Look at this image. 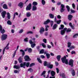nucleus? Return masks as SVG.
I'll list each match as a JSON object with an SVG mask.
<instances>
[{
  "label": "nucleus",
  "instance_id": "obj_18",
  "mask_svg": "<svg viewBox=\"0 0 78 78\" xmlns=\"http://www.w3.org/2000/svg\"><path fill=\"white\" fill-rule=\"evenodd\" d=\"M72 17H73V16L72 15H69L68 16V19L69 20H71Z\"/></svg>",
  "mask_w": 78,
  "mask_h": 78
},
{
  "label": "nucleus",
  "instance_id": "obj_49",
  "mask_svg": "<svg viewBox=\"0 0 78 78\" xmlns=\"http://www.w3.org/2000/svg\"><path fill=\"white\" fill-rule=\"evenodd\" d=\"M14 73H19V72L17 70H14Z\"/></svg>",
  "mask_w": 78,
  "mask_h": 78
},
{
  "label": "nucleus",
  "instance_id": "obj_13",
  "mask_svg": "<svg viewBox=\"0 0 78 78\" xmlns=\"http://www.w3.org/2000/svg\"><path fill=\"white\" fill-rule=\"evenodd\" d=\"M0 31L2 34H3L5 32V30L4 29H2V27L1 25H0Z\"/></svg>",
  "mask_w": 78,
  "mask_h": 78
},
{
  "label": "nucleus",
  "instance_id": "obj_60",
  "mask_svg": "<svg viewBox=\"0 0 78 78\" xmlns=\"http://www.w3.org/2000/svg\"><path fill=\"white\" fill-rule=\"evenodd\" d=\"M47 48H51V45H47Z\"/></svg>",
  "mask_w": 78,
  "mask_h": 78
},
{
  "label": "nucleus",
  "instance_id": "obj_40",
  "mask_svg": "<svg viewBox=\"0 0 78 78\" xmlns=\"http://www.w3.org/2000/svg\"><path fill=\"white\" fill-rule=\"evenodd\" d=\"M37 60L38 62H40V63H42V60H41V59L40 58H37Z\"/></svg>",
  "mask_w": 78,
  "mask_h": 78
},
{
  "label": "nucleus",
  "instance_id": "obj_51",
  "mask_svg": "<svg viewBox=\"0 0 78 78\" xmlns=\"http://www.w3.org/2000/svg\"><path fill=\"white\" fill-rule=\"evenodd\" d=\"M72 6L73 9H75V5L74 3H73L72 4Z\"/></svg>",
  "mask_w": 78,
  "mask_h": 78
},
{
  "label": "nucleus",
  "instance_id": "obj_62",
  "mask_svg": "<svg viewBox=\"0 0 78 78\" xmlns=\"http://www.w3.org/2000/svg\"><path fill=\"white\" fill-rule=\"evenodd\" d=\"M40 57L41 58H45V56L44 55H41Z\"/></svg>",
  "mask_w": 78,
  "mask_h": 78
},
{
  "label": "nucleus",
  "instance_id": "obj_42",
  "mask_svg": "<svg viewBox=\"0 0 78 78\" xmlns=\"http://www.w3.org/2000/svg\"><path fill=\"white\" fill-rule=\"evenodd\" d=\"M27 50L29 53H31V51H32V49H31V48H27Z\"/></svg>",
  "mask_w": 78,
  "mask_h": 78
},
{
  "label": "nucleus",
  "instance_id": "obj_39",
  "mask_svg": "<svg viewBox=\"0 0 78 78\" xmlns=\"http://www.w3.org/2000/svg\"><path fill=\"white\" fill-rule=\"evenodd\" d=\"M69 25L70 27H71L72 28V29H73L74 28V27H73L72 26V23H69Z\"/></svg>",
  "mask_w": 78,
  "mask_h": 78
},
{
  "label": "nucleus",
  "instance_id": "obj_52",
  "mask_svg": "<svg viewBox=\"0 0 78 78\" xmlns=\"http://www.w3.org/2000/svg\"><path fill=\"white\" fill-rule=\"evenodd\" d=\"M71 29H70V28H69V29H67V30H66V32H70V31H71Z\"/></svg>",
  "mask_w": 78,
  "mask_h": 78
},
{
  "label": "nucleus",
  "instance_id": "obj_53",
  "mask_svg": "<svg viewBox=\"0 0 78 78\" xmlns=\"http://www.w3.org/2000/svg\"><path fill=\"white\" fill-rule=\"evenodd\" d=\"M28 38H26L24 39V41L25 42H28Z\"/></svg>",
  "mask_w": 78,
  "mask_h": 78
},
{
  "label": "nucleus",
  "instance_id": "obj_30",
  "mask_svg": "<svg viewBox=\"0 0 78 78\" xmlns=\"http://www.w3.org/2000/svg\"><path fill=\"white\" fill-rule=\"evenodd\" d=\"M32 5L34 6H37V2H33Z\"/></svg>",
  "mask_w": 78,
  "mask_h": 78
},
{
  "label": "nucleus",
  "instance_id": "obj_41",
  "mask_svg": "<svg viewBox=\"0 0 78 78\" xmlns=\"http://www.w3.org/2000/svg\"><path fill=\"white\" fill-rule=\"evenodd\" d=\"M44 52V49H42L40 51V54H42Z\"/></svg>",
  "mask_w": 78,
  "mask_h": 78
},
{
  "label": "nucleus",
  "instance_id": "obj_27",
  "mask_svg": "<svg viewBox=\"0 0 78 78\" xmlns=\"http://www.w3.org/2000/svg\"><path fill=\"white\" fill-rule=\"evenodd\" d=\"M7 15L8 19H10V17H11V16L10 15V13H9L8 12L7 13Z\"/></svg>",
  "mask_w": 78,
  "mask_h": 78
},
{
  "label": "nucleus",
  "instance_id": "obj_50",
  "mask_svg": "<svg viewBox=\"0 0 78 78\" xmlns=\"http://www.w3.org/2000/svg\"><path fill=\"white\" fill-rule=\"evenodd\" d=\"M28 71H30V72H32L33 70L31 68H30L28 69Z\"/></svg>",
  "mask_w": 78,
  "mask_h": 78
},
{
  "label": "nucleus",
  "instance_id": "obj_11",
  "mask_svg": "<svg viewBox=\"0 0 78 78\" xmlns=\"http://www.w3.org/2000/svg\"><path fill=\"white\" fill-rule=\"evenodd\" d=\"M61 8V12H63L65 10V9H64V5L63 4H62L61 5V7H60Z\"/></svg>",
  "mask_w": 78,
  "mask_h": 78
},
{
  "label": "nucleus",
  "instance_id": "obj_44",
  "mask_svg": "<svg viewBox=\"0 0 78 78\" xmlns=\"http://www.w3.org/2000/svg\"><path fill=\"white\" fill-rule=\"evenodd\" d=\"M41 45L43 46V48H46V45H45V44L44 43H42Z\"/></svg>",
  "mask_w": 78,
  "mask_h": 78
},
{
  "label": "nucleus",
  "instance_id": "obj_17",
  "mask_svg": "<svg viewBox=\"0 0 78 78\" xmlns=\"http://www.w3.org/2000/svg\"><path fill=\"white\" fill-rule=\"evenodd\" d=\"M23 5H24L23 3L22 2H20L18 4V6L20 7H21V8H22V7H23Z\"/></svg>",
  "mask_w": 78,
  "mask_h": 78
},
{
  "label": "nucleus",
  "instance_id": "obj_47",
  "mask_svg": "<svg viewBox=\"0 0 78 78\" xmlns=\"http://www.w3.org/2000/svg\"><path fill=\"white\" fill-rule=\"evenodd\" d=\"M53 23H54V22L53 21H51V27H53Z\"/></svg>",
  "mask_w": 78,
  "mask_h": 78
},
{
  "label": "nucleus",
  "instance_id": "obj_20",
  "mask_svg": "<svg viewBox=\"0 0 78 78\" xmlns=\"http://www.w3.org/2000/svg\"><path fill=\"white\" fill-rule=\"evenodd\" d=\"M44 31H45V29L44 28V27H41L40 29V33H43Z\"/></svg>",
  "mask_w": 78,
  "mask_h": 78
},
{
  "label": "nucleus",
  "instance_id": "obj_64",
  "mask_svg": "<svg viewBox=\"0 0 78 78\" xmlns=\"http://www.w3.org/2000/svg\"><path fill=\"white\" fill-rule=\"evenodd\" d=\"M11 32L12 33H14V29H12Z\"/></svg>",
  "mask_w": 78,
  "mask_h": 78
},
{
  "label": "nucleus",
  "instance_id": "obj_12",
  "mask_svg": "<svg viewBox=\"0 0 78 78\" xmlns=\"http://www.w3.org/2000/svg\"><path fill=\"white\" fill-rule=\"evenodd\" d=\"M61 20H57L56 19V17H55L54 19L55 22H56L57 24H59L60 23H61Z\"/></svg>",
  "mask_w": 78,
  "mask_h": 78
},
{
  "label": "nucleus",
  "instance_id": "obj_34",
  "mask_svg": "<svg viewBox=\"0 0 78 78\" xmlns=\"http://www.w3.org/2000/svg\"><path fill=\"white\" fill-rule=\"evenodd\" d=\"M68 44V48H69L70 47V46L71 45H72V43L70 42H68L67 43Z\"/></svg>",
  "mask_w": 78,
  "mask_h": 78
},
{
  "label": "nucleus",
  "instance_id": "obj_24",
  "mask_svg": "<svg viewBox=\"0 0 78 78\" xmlns=\"http://www.w3.org/2000/svg\"><path fill=\"white\" fill-rule=\"evenodd\" d=\"M71 73L73 76H75V70L72 69Z\"/></svg>",
  "mask_w": 78,
  "mask_h": 78
},
{
  "label": "nucleus",
  "instance_id": "obj_10",
  "mask_svg": "<svg viewBox=\"0 0 78 78\" xmlns=\"http://www.w3.org/2000/svg\"><path fill=\"white\" fill-rule=\"evenodd\" d=\"M73 60L72 59H70L69 62L68 64L69 65V66H73Z\"/></svg>",
  "mask_w": 78,
  "mask_h": 78
},
{
  "label": "nucleus",
  "instance_id": "obj_28",
  "mask_svg": "<svg viewBox=\"0 0 78 78\" xmlns=\"http://www.w3.org/2000/svg\"><path fill=\"white\" fill-rule=\"evenodd\" d=\"M51 74L52 76H55V71H52L51 72Z\"/></svg>",
  "mask_w": 78,
  "mask_h": 78
},
{
  "label": "nucleus",
  "instance_id": "obj_58",
  "mask_svg": "<svg viewBox=\"0 0 78 78\" xmlns=\"http://www.w3.org/2000/svg\"><path fill=\"white\" fill-rule=\"evenodd\" d=\"M29 33H30V34H33V32L31 31H28L27 32V34H28Z\"/></svg>",
  "mask_w": 78,
  "mask_h": 78
},
{
  "label": "nucleus",
  "instance_id": "obj_45",
  "mask_svg": "<svg viewBox=\"0 0 78 78\" xmlns=\"http://www.w3.org/2000/svg\"><path fill=\"white\" fill-rule=\"evenodd\" d=\"M23 32V29H21L19 32V33H22Z\"/></svg>",
  "mask_w": 78,
  "mask_h": 78
},
{
  "label": "nucleus",
  "instance_id": "obj_37",
  "mask_svg": "<svg viewBox=\"0 0 78 78\" xmlns=\"http://www.w3.org/2000/svg\"><path fill=\"white\" fill-rule=\"evenodd\" d=\"M41 3L43 5H45V1L44 0H42Z\"/></svg>",
  "mask_w": 78,
  "mask_h": 78
},
{
  "label": "nucleus",
  "instance_id": "obj_54",
  "mask_svg": "<svg viewBox=\"0 0 78 78\" xmlns=\"http://www.w3.org/2000/svg\"><path fill=\"white\" fill-rule=\"evenodd\" d=\"M56 70L57 71V73H59V69L58 68H56Z\"/></svg>",
  "mask_w": 78,
  "mask_h": 78
},
{
  "label": "nucleus",
  "instance_id": "obj_33",
  "mask_svg": "<svg viewBox=\"0 0 78 78\" xmlns=\"http://www.w3.org/2000/svg\"><path fill=\"white\" fill-rule=\"evenodd\" d=\"M64 27V26L62 25V24L61 25V27L59 28V30H62V29H63Z\"/></svg>",
  "mask_w": 78,
  "mask_h": 78
},
{
  "label": "nucleus",
  "instance_id": "obj_32",
  "mask_svg": "<svg viewBox=\"0 0 78 78\" xmlns=\"http://www.w3.org/2000/svg\"><path fill=\"white\" fill-rule=\"evenodd\" d=\"M75 48V46L73 45L71 46L69 48V50H72V49H73Z\"/></svg>",
  "mask_w": 78,
  "mask_h": 78
},
{
  "label": "nucleus",
  "instance_id": "obj_2",
  "mask_svg": "<svg viewBox=\"0 0 78 78\" xmlns=\"http://www.w3.org/2000/svg\"><path fill=\"white\" fill-rule=\"evenodd\" d=\"M30 62H24L23 63H21L20 64V66L21 67H23L24 69L25 68V66L28 67L30 66Z\"/></svg>",
  "mask_w": 78,
  "mask_h": 78
},
{
  "label": "nucleus",
  "instance_id": "obj_25",
  "mask_svg": "<svg viewBox=\"0 0 78 78\" xmlns=\"http://www.w3.org/2000/svg\"><path fill=\"white\" fill-rule=\"evenodd\" d=\"M3 7L4 9H8V7L6 4H4L3 5Z\"/></svg>",
  "mask_w": 78,
  "mask_h": 78
},
{
  "label": "nucleus",
  "instance_id": "obj_9",
  "mask_svg": "<svg viewBox=\"0 0 78 78\" xmlns=\"http://www.w3.org/2000/svg\"><path fill=\"white\" fill-rule=\"evenodd\" d=\"M67 28H65L63 30L61 31L60 33L61 35H64V34H65V32L67 30Z\"/></svg>",
  "mask_w": 78,
  "mask_h": 78
},
{
  "label": "nucleus",
  "instance_id": "obj_29",
  "mask_svg": "<svg viewBox=\"0 0 78 78\" xmlns=\"http://www.w3.org/2000/svg\"><path fill=\"white\" fill-rule=\"evenodd\" d=\"M20 51L23 52L22 53V56H24V55H25V52L24 51H23V49H21L20 50Z\"/></svg>",
  "mask_w": 78,
  "mask_h": 78
},
{
  "label": "nucleus",
  "instance_id": "obj_59",
  "mask_svg": "<svg viewBox=\"0 0 78 78\" xmlns=\"http://www.w3.org/2000/svg\"><path fill=\"white\" fill-rule=\"evenodd\" d=\"M71 11L72 13H75V11L72 9H71Z\"/></svg>",
  "mask_w": 78,
  "mask_h": 78
},
{
  "label": "nucleus",
  "instance_id": "obj_38",
  "mask_svg": "<svg viewBox=\"0 0 78 78\" xmlns=\"http://www.w3.org/2000/svg\"><path fill=\"white\" fill-rule=\"evenodd\" d=\"M46 56L47 57V59H49L50 58V54L48 53L46 54Z\"/></svg>",
  "mask_w": 78,
  "mask_h": 78
},
{
  "label": "nucleus",
  "instance_id": "obj_16",
  "mask_svg": "<svg viewBox=\"0 0 78 78\" xmlns=\"http://www.w3.org/2000/svg\"><path fill=\"white\" fill-rule=\"evenodd\" d=\"M23 58L22 57H20L18 59V61L20 63H22V59Z\"/></svg>",
  "mask_w": 78,
  "mask_h": 78
},
{
  "label": "nucleus",
  "instance_id": "obj_63",
  "mask_svg": "<svg viewBox=\"0 0 78 78\" xmlns=\"http://www.w3.org/2000/svg\"><path fill=\"white\" fill-rule=\"evenodd\" d=\"M57 18L58 19H61V16H60V15H58L57 16Z\"/></svg>",
  "mask_w": 78,
  "mask_h": 78
},
{
  "label": "nucleus",
  "instance_id": "obj_23",
  "mask_svg": "<svg viewBox=\"0 0 78 78\" xmlns=\"http://www.w3.org/2000/svg\"><path fill=\"white\" fill-rule=\"evenodd\" d=\"M37 10V7L36 6H34L32 7V11H36Z\"/></svg>",
  "mask_w": 78,
  "mask_h": 78
},
{
  "label": "nucleus",
  "instance_id": "obj_22",
  "mask_svg": "<svg viewBox=\"0 0 78 78\" xmlns=\"http://www.w3.org/2000/svg\"><path fill=\"white\" fill-rule=\"evenodd\" d=\"M58 27V24H55L53 27V29L55 30V29H56V28Z\"/></svg>",
  "mask_w": 78,
  "mask_h": 78
},
{
  "label": "nucleus",
  "instance_id": "obj_4",
  "mask_svg": "<svg viewBox=\"0 0 78 78\" xmlns=\"http://www.w3.org/2000/svg\"><path fill=\"white\" fill-rule=\"evenodd\" d=\"M8 35L6 34H3L1 36V40L2 41H5L7 39Z\"/></svg>",
  "mask_w": 78,
  "mask_h": 78
},
{
  "label": "nucleus",
  "instance_id": "obj_56",
  "mask_svg": "<svg viewBox=\"0 0 78 78\" xmlns=\"http://www.w3.org/2000/svg\"><path fill=\"white\" fill-rule=\"evenodd\" d=\"M34 65V63H32L30 64V67H31L32 66H33Z\"/></svg>",
  "mask_w": 78,
  "mask_h": 78
},
{
  "label": "nucleus",
  "instance_id": "obj_14",
  "mask_svg": "<svg viewBox=\"0 0 78 78\" xmlns=\"http://www.w3.org/2000/svg\"><path fill=\"white\" fill-rule=\"evenodd\" d=\"M1 14L3 18H5V15L6 14V11L2 12Z\"/></svg>",
  "mask_w": 78,
  "mask_h": 78
},
{
  "label": "nucleus",
  "instance_id": "obj_43",
  "mask_svg": "<svg viewBox=\"0 0 78 78\" xmlns=\"http://www.w3.org/2000/svg\"><path fill=\"white\" fill-rule=\"evenodd\" d=\"M46 73V71H44L42 73L41 76H43L44 75H45V73Z\"/></svg>",
  "mask_w": 78,
  "mask_h": 78
},
{
  "label": "nucleus",
  "instance_id": "obj_21",
  "mask_svg": "<svg viewBox=\"0 0 78 78\" xmlns=\"http://www.w3.org/2000/svg\"><path fill=\"white\" fill-rule=\"evenodd\" d=\"M49 16L51 19H54V15L51 14L50 13L49 14Z\"/></svg>",
  "mask_w": 78,
  "mask_h": 78
},
{
  "label": "nucleus",
  "instance_id": "obj_61",
  "mask_svg": "<svg viewBox=\"0 0 78 78\" xmlns=\"http://www.w3.org/2000/svg\"><path fill=\"white\" fill-rule=\"evenodd\" d=\"M75 54V52L74 51H73L71 52V54L72 55H73V54Z\"/></svg>",
  "mask_w": 78,
  "mask_h": 78
},
{
  "label": "nucleus",
  "instance_id": "obj_57",
  "mask_svg": "<svg viewBox=\"0 0 78 78\" xmlns=\"http://www.w3.org/2000/svg\"><path fill=\"white\" fill-rule=\"evenodd\" d=\"M43 41L44 43H47V40L46 39H44Z\"/></svg>",
  "mask_w": 78,
  "mask_h": 78
},
{
  "label": "nucleus",
  "instance_id": "obj_46",
  "mask_svg": "<svg viewBox=\"0 0 78 78\" xmlns=\"http://www.w3.org/2000/svg\"><path fill=\"white\" fill-rule=\"evenodd\" d=\"M66 8H67L68 12H69V11H70V7L69 6L67 5Z\"/></svg>",
  "mask_w": 78,
  "mask_h": 78
},
{
  "label": "nucleus",
  "instance_id": "obj_6",
  "mask_svg": "<svg viewBox=\"0 0 78 78\" xmlns=\"http://www.w3.org/2000/svg\"><path fill=\"white\" fill-rule=\"evenodd\" d=\"M24 59H25V61L26 62L29 61H30V58L29 56L28 55H26L25 56Z\"/></svg>",
  "mask_w": 78,
  "mask_h": 78
},
{
  "label": "nucleus",
  "instance_id": "obj_19",
  "mask_svg": "<svg viewBox=\"0 0 78 78\" xmlns=\"http://www.w3.org/2000/svg\"><path fill=\"white\" fill-rule=\"evenodd\" d=\"M61 55H58L57 56L56 58L58 61H60V59H61Z\"/></svg>",
  "mask_w": 78,
  "mask_h": 78
},
{
  "label": "nucleus",
  "instance_id": "obj_5",
  "mask_svg": "<svg viewBox=\"0 0 78 78\" xmlns=\"http://www.w3.org/2000/svg\"><path fill=\"white\" fill-rule=\"evenodd\" d=\"M29 43L31 44V46L32 48H34L35 46H36V44H33V42L32 41V40H29Z\"/></svg>",
  "mask_w": 78,
  "mask_h": 78
},
{
  "label": "nucleus",
  "instance_id": "obj_36",
  "mask_svg": "<svg viewBox=\"0 0 78 78\" xmlns=\"http://www.w3.org/2000/svg\"><path fill=\"white\" fill-rule=\"evenodd\" d=\"M7 24L9 25H11L12 24V23H11V21H10V20H8L7 22Z\"/></svg>",
  "mask_w": 78,
  "mask_h": 78
},
{
  "label": "nucleus",
  "instance_id": "obj_35",
  "mask_svg": "<svg viewBox=\"0 0 78 78\" xmlns=\"http://www.w3.org/2000/svg\"><path fill=\"white\" fill-rule=\"evenodd\" d=\"M60 76H62V78H65V74H64V73H63L62 74H60Z\"/></svg>",
  "mask_w": 78,
  "mask_h": 78
},
{
  "label": "nucleus",
  "instance_id": "obj_26",
  "mask_svg": "<svg viewBox=\"0 0 78 78\" xmlns=\"http://www.w3.org/2000/svg\"><path fill=\"white\" fill-rule=\"evenodd\" d=\"M31 15V14L30 13V12H27L26 14V16L28 17H30Z\"/></svg>",
  "mask_w": 78,
  "mask_h": 78
},
{
  "label": "nucleus",
  "instance_id": "obj_55",
  "mask_svg": "<svg viewBox=\"0 0 78 78\" xmlns=\"http://www.w3.org/2000/svg\"><path fill=\"white\" fill-rule=\"evenodd\" d=\"M16 51H15L14 53L13 54V57L14 58L15 56H16Z\"/></svg>",
  "mask_w": 78,
  "mask_h": 78
},
{
  "label": "nucleus",
  "instance_id": "obj_3",
  "mask_svg": "<svg viewBox=\"0 0 78 78\" xmlns=\"http://www.w3.org/2000/svg\"><path fill=\"white\" fill-rule=\"evenodd\" d=\"M62 63H65L66 64H68V59H66V56H64L63 58H61Z\"/></svg>",
  "mask_w": 78,
  "mask_h": 78
},
{
  "label": "nucleus",
  "instance_id": "obj_48",
  "mask_svg": "<svg viewBox=\"0 0 78 78\" xmlns=\"http://www.w3.org/2000/svg\"><path fill=\"white\" fill-rule=\"evenodd\" d=\"M77 36H78V34H75L73 36V37L74 38H75V37H76Z\"/></svg>",
  "mask_w": 78,
  "mask_h": 78
},
{
  "label": "nucleus",
  "instance_id": "obj_7",
  "mask_svg": "<svg viewBox=\"0 0 78 78\" xmlns=\"http://www.w3.org/2000/svg\"><path fill=\"white\" fill-rule=\"evenodd\" d=\"M9 43H8L6 46L4 48V49L3 50V55H4V53H5V49H6V50H8V49H9V48L8 47V46H9Z\"/></svg>",
  "mask_w": 78,
  "mask_h": 78
},
{
  "label": "nucleus",
  "instance_id": "obj_1",
  "mask_svg": "<svg viewBox=\"0 0 78 78\" xmlns=\"http://www.w3.org/2000/svg\"><path fill=\"white\" fill-rule=\"evenodd\" d=\"M44 66H47L48 68L50 69H52L53 68V65L51 64L50 62L47 63V62L45 61L44 63Z\"/></svg>",
  "mask_w": 78,
  "mask_h": 78
},
{
  "label": "nucleus",
  "instance_id": "obj_31",
  "mask_svg": "<svg viewBox=\"0 0 78 78\" xmlns=\"http://www.w3.org/2000/svg\"><path fill=\"white\" fill-rule=\"evenodd\" d=\"M13 68L16 69H19L20 67L19 66L15 65L13 66Z\"/></svg>",
  "mask_w": 78,
  "mask_h": 78
},
{
  "label": "nucleus",
  "instance_id": "obj_15",
  "mask_svg": "<svg viewBox=\"0 0 78 78\" xmlns=\"http://www.w3.org/2000/svg\"><path fill=\"white\" fill-rule=\"evenodd\" d=\"M50 20L49 19H48L46 21L44 22V25H46L48 24V23H50Z\"/></svg>",
  "mask_w": 78,
  "mask_h": 78
},
{
  "label": "nucleus",
  "instance_id": "obj_8",
  "mask_svg": "<svg viewBox=\"0 0 78 78\" xmlns=\"http://www.w3.org/2000/svg\"><path fill=\"white\" fill-rule=\"evenodd\" d=\"M31 9V4L30 3L26 8V11H30Z\"/></svg>",
  "mask_w": 78,
  "mask_h": 78
}]
</instances>
